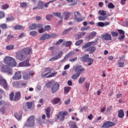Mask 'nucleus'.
I'll return each mask as SVG.
<instances>
[{
  "instance_id": "obj_1",
  "label": "nucleus",
  "mask_w": 128,
  "mask_h": 128,
  "mask_svg": "<svg viewBox=\"0 0 128 128\" xmlns=\"http://www.w3.org/2000/svg\"><path fill=\"white\" fill-rule=\"evenodd\" d=\"M84 70H86V68L82 67V65H78V66H76L74 69V72H76V74L72 75V80H76V78H78L80 76V74L84 72Z\"/></svg>"
},
{
  "instance_id": "obj_2",
  "label": "nucleus",
  "mask_w": 128,
  "mask_h": 128,
  "mask_svg": "<svg viewBox=\"0 0 128 128\" xmlns=\"http://www.w3.org/2000/svg\"><path fill=\"white\" fill-rule=\"evenodd\" d=\"M4 64L10 68L16 66V61L14 58L10 56L6 57L4 59Z\"/></svg>"
},
{
  "instance_id": "obj_3",
  "label": "nucleus",
  "mask_w": 128,
  "mask_h": 128,
  "mask_svg": "<svg viewBox=\"0 0 128 128\" xmlns=\"http://www.w3.org/2000/svg\"><path fill=\"white\" fill-rule=\"evenodd\" d=\"M16 58L18 60H24L26 56L22 50H20L16 53Z\"/></svg>"
},
{
  "instance_id": "obj_4",
  "label": "nucleus",
  "mask_w": 128,
  "mask_h": 128,
  "mask_svg": "<svg viewBox=\"0 0 128 128\" xmlns=\"http://www.w3.org/2000/svg\"><path fill=\"white\" fill-rule=\"evenodd\" d=\"M34 116H32L28 118L25 126L28 128H32L34 126Z\"/></svg>"
},
{
  "instance_id": "obj_5",
  "label": "nucleus",
  "mask_w": 128,
  "mask_h": 128,
  "mask_svg": "<svg viewBox=\"0 0 128 128\" xmlns=\"http://www.w3.org/2000/svg\"><path fill=\"white\" fill-rule=\"evenodd\" d=\"M66 116H68V112L67 111L60 112L58 115H57V120H60V118L61 122H62V120H64V117Z\"/></svg>"
},
{
  "instance_id": "obj_6",
  "label": "nucleus",
  "mask_w": 128,
  "mask_h": 128,
  "mask_svg": "<svg viewBox=\"0 0 128 128\" xmlns=\"http://www.w3.org/2000/svg\"><path fill=\"white\" fill-rule=\"evenodd\" d=\"M30 58L28 57L26 60L20 62L18 64L19 66L23 68L30 66Z\"/></svg>"
},
{
  "instance_id": "obj_7",
  "label": "nucleus",
  "mask_w": 128,
  "mask_h": 128,
  "mask_svg": "<svg viewBox=\"0 0 128 128\" xmlns=\"http://www.w3.org/2000/svg\"><path fill=\"white\" fill-rule=\"evenodd\" d=\"M78 16H80V13L79 12H74V19L76 20L77 22H84V20H86V17H81V18H78Z\"/></svg>"
},
{
  "instance_id": "obj_8",
  "label": "nucleus",
  "mask_w": 128,
  "mask_h": 128,
  "mask_svg": "<svg viewBox=\"0 0 128 128\" xmlns=\"http://www.w3.org/2000/svg\"><path fill=\"white\" fill-rule=\"evenodd\" d=\"M116 126V123H114L113 122H112L110 121H106L104 123V124L102 126V128H108L112 126Z\"/></svg>"
},
{
  "instance_id": "obj_9",
  "label": "nucleus",
  "mask_w": 128,
  "mask_h": 128,
  "mask_svg": "<svg viewBox=\"0 0 128 128\" xmlns=\"http://www.w3.org/2000/svg\"><path fill=\"white\" fill-rule=\"evenodd\" d=\"M21 50L24 54L26 56L30 55V54L32 53V49L30 47H26Z\"/></svg>"
},
{
  "instance_id": "obj_10",
  "label": "nucleus",
  "mask_w": 128,
  "mask_h": 128,
  "mask_svg": "<svg viewBox=\"0 0 128 128\" xmlns=\"http://www.w3.org/2000/svg\"><path fill=\"white\" fill-rule=\"evenodd\" d=\"M60 88V84L56 82H54L53 85L52 86V94H54Z\"/></svg>"
},
{
  "instance_id": "obj_11",
  "label": "nucleus",
  "mask_w": 128,
  "mask_h": 128,
  "mask_svg": "<svg viewBox=\"0 0 128 128\" xmlns=\"http://www.w3.org/2000/svg\"><path fill=\"white\" fill-rule=\"evenodd\" d=\"M98 44L97 41H92L90 42H88L85 44L84 45L82 46V48H90V46H96V44Z\"/></svg>"
},
{
  "instance_id": "obj_12",
  "label": "nucleus",
  "mask_w": 128,
  "mask_h": 128,
  "mask_svg": "<svg viewBox=\"0 0 128 128\" xmlns=\"http://www.w3.org/2000/svg\"><path fill=\"white\" fill-rule=\"evenodd\" d=\"M22 78V72L20 71L16 72L12 76V80H18Z\"/></svg>"
},
{
  "instance_id": "obj_13",
  "label": "nucleus",
  "mask_w": 128,
  "mask_h": 128,
  "mask_svg": "<svg viewBox=\"0 0 128 128\" xmlns=\"http://www.w3.org/2000/svg\"><path fill=\"white\" fill-rule=\"evenodd\" d=\"M0 86H2V88H4L5 90H8V82H6V80L4 78L0 80Z\"/></svg>"
},
{
  "instance_id": "obj_14",
  "label": "nucleus",
  "mask_w": 128,
  "mask_h": 128,
  "mask_svg": "<svg viewBox=\"0 0 128 128\" xmlns=\"http://www.w3.org/2000/svg\"><path fill=\"white\" fill-rule=\"evenodd\" d=\"M58 72H52L49 75H48L46 73L45 74H44V72H42V78H52V76H54L57 74Z\"/></svg>"
},
{
  "instance_id": "obj_15",
  "label": "nucleus",
  "mask_w": 128,
  "mask_h": 128,
  "mask_svg": "<svg viewBox=\"0 0 128 128\" xmlns=\"http://www.w3.org/2000/svg\"><path fill=\"white\" fill-rule=\"evenodd\" d=\"M101 38L103 40H112V35L106 33L102 35Z\"/></svg>"
},
{
  "instance_id": "obj_16",
  "label": "nucleus",
  "mask_w": 128,
  "mask_h": 128,
  "mask_svg": "<svg viewBox=\"0 0 128 128\" xmlns=\"http://www.w3.org/2000/svg\"><path fill=\"white\" fill-rule=\"evenodd\" d=\"M64 52L62 51H60L57 56L50 58L49 60L50 62H54V60H58V58H60L62 56Z\"/></svg>"
},
{
  "instance_id": "obj_17",
  "label": "nucleus",
  "mask_w": 128,
  "mask_h": 128,
  "mask_svg": "<svg viewBox=\"0 0 128 128\" xmlns=\"http://www.w3.org/2000/svg\"><path fill=\"white\" fill-rule=\"evenodd\" d=\"M96 48L94 46H90L86 49V52H88L90 54H94L96 52Z\"/></svg>"
},
{
  "instance_id": "obj_18",
  "label": "nucleus",
  "mask_w": 128,
  "mask_h": 128,
  "mask_svg": "<svg viewBox=\"0 0 128 128\" xmlns=\"http://www.w3.org/2000/svg\"><path fill=\"white\" fill-rule=\"evenodd\" d=\"M20 92H16L15 93L14 101L18 102V100H20Z\"/></svg>"
},
{
  "instance_id": "obj_19",
  "label": "nucleus",
  "mask_w": 128,
  "mask_h": 128,
  "mask_svg": "<svg viewBox=\"0 0 128 128\" xmlns=\"http://www.w3.org/2000/svg\"><path fill=\"white\" fill-rule=\"evenodd\" d=\"M37 28H39L38 32L40 34H42V32H46V30L44 29V25L42 24H37Z\"/></svg>"
},
{
  "instance_id": "obj_20",
  "label": "nucleus",
  "mask_w": 128,
  "mask_h": 128,
  "mask_svg": "<svg viewBox=\"0 0 128 128\" xmlns=\"http://www.w3.org/2000/svg\"><path fill=\"white\" fill-rule=\"evenodd\" d=\"M89 58H90V55L88 54L84 55L82 57H81L80 60H82L83 62H88V60Z\"/></svg>"
},
{
  "instance_id": "obj_21",
  "label": "nucleus",
  "mask_w": 128,
  "mask_h": 128,
  "mask_svg": "<svg viewBox=\"0 0 128 128\" xmlns=\"http://www.w3.org/2000/svg\"><path fill=\"white\" fill-rule=\"evenodd\" d=\"M50 38V34H44L40 38V40H48Z\"/></svg>"
},
{
  "instance_id": "obj_22",
  "label": "nucleus",
  "mask_w": 128,
  "mask_h": 128,
  "mask_svg": "<svg viewBox=\"0 0 128 128\" xmlns=\"http://www.w3.org/2000/svg\"><path fill=\"white\" fill-rule=\"evenodd\" d=\"M14 30H24V26L17 24L14 27Z\"/></svg>"
},
{
  "instance_id": "obj_23",
  "label": "nucleus",
  "mask_w": 128,
  "mask_h": 128,
  "mask_svg": "<svg viewBox=\"0 0 128 128\" xmlns=\"http://www.w3.org/2000/svg\"><path fill=\"white\" fill-rule=\"evenodd\" d=\"M118 116L120 118H122L124 116V110H122V109H121L118 111Z\"/></svg>"
},
{
  "instance_id": "obj_24",
  "label": "nucleus",
  "mask_w": 128,
  "mask_h": 128,
  "mask_svg": "<svg viewBox=\"0 0 128 128\" xmlns=\"http://www.w3.org/2000/svg\"><path fill=\"white\" fill-rule=\"evenodd\" d=\"M50 108H48L45 110V112L46 114L47 118H50Z\"/></svg>"
},
{
  "instance_id": "obj_25",
  "label": "nucleus",
  "mask_w": 128,
  "mask_h": 128,
  "mask_svg": "<svg viewBox=\"0 0 128 128\" xmlns=\"http://www.w3.org/2000/svg\"><path fill=\"white\" fill-rule=\"evenodd\" d=\"M0 66H1V70L2 72H6L10 68H8V66L4 64H1Z\"/></svg>"
},
{
  "instance_id": "obj_26",
  "label": "nucleus",
  "mask_w": 128,
  "mask_h": 128,
  "mask_svg": "<svg viewBox=\"0 0 128 128\" xmlns=\"http://www.w3.org/2000/svg\"><path fill=\"white\" fill-rule=\"evenodd\" d=\"M30 76L29 74H28V72L25 71L24 74H23V79L25 80H28L29 78H30Z\"/></svg>"
},
{
  "instance_id": "obj_27",
  "label": "nucleus",
  "mask_w": 128,
  "mask_h": 128,
  "mask_svg": "<svg viewBox=\"0 0 128 128\" xmlns=\"http://www.w3.org/2000/svg\"><path fill=\"white\" fill-rule=\"evenodd\" d=\"M37 28V24L34 23V24H32L29 26V30H36Z\"/></svg>"
},
{
  "instance_id": "obj_28",
  "label": "nucleus",
  "mask_w": 128,
  "mask_h": 128,
  "mask_svg": "<svg viewBox=\"0 0 128 128\" xmlns=\"http://www.w3.org/2000/svg\"><path fill=\"white\" fill-rule=\"evenodd\" d=\"M6 48L7 50H14V45L10 44L6 46Z\"/></svg>"
},
{
  "instance_id": "obj_29",
  "label": "nucleus",
  "mask_w": 128,
  "mask_h": 128,
  "mask_svg": "<svg viewBox=\"0 0 128 128\" xmlns=\"http://www.w3.org/2000/svg\"><path fill=\"white\" fill-rule=\"evenodd\" d=\"M64 19L65 20H68L70 18V12H64Z\"/></svg>"
},
{
  "instance_id": "obj_30",
  "label": "nucleus",
  "mask_w": 128,
  "mask_h": 128,
  "mask_svg": "<svg viewBox=\"0 0 128 128\" xmlns=\"http://www.w3.org/2000/svg\"><path fill=\"white\" fill-rule=\"evenodd\" d=\"M60 102V98H54L52 100V102L53 104H56Z\"/></svg>"
},
{
  "instance_id": "obj_31",
  "label": "nucleus",
  "mask_w": 128,
  "mask_h": 128,
  "mask_svg": "<svg viewBox=\"0 0 128 128\" xmlns=\"http://www.w3.org/2000/svg\"><path fill=\"white\" fill-rule=\"evenodd\" d=\"M37 6L38 10H42V8H44V2H39Z\"/></svg>"
},
{
  "instance_id": "obj_32",
  "label": "nucleus",
  "mask_w": 128,
  "mask_h": 128,
  "mask_svg": "<svg viewBox=\"0 0 128 128\" xmlns=\"http://www.w3.org/2000/svg\"><path fill=\"white\" fill-rule=\"evenodd\" d=\"M96 36V32H92L88 36V38L90 40L92 38H94V36Z\"/></svg>"
},
{
  "instance_id": "obj_33",
  "label": "nucleus",
  "mask_w": 128,
  "mask_h": 128,
  "mask_svg": "<svg viewBox=\"0 0 128 128\" xmlns=\"http://www.w3.org/2000/svg\"><path fill=\"white\" fill-rule=\"evenodd\" d=\"M71 88L70 86H66L64 88V94H68Z\"/></svg>"
},
{
  "instance_id": "obj_34",
  "label": "nucleus",
  "mask_w": 128,
  "mask_h": 128,
  "mask_svg": "<svg viewBox=\"0 0 128 128\" xmlns=\"http://www.w3.org/2000/svg\"><path fill=\"white\" fill-rule=\"evenodd\" d=\"M69 126L70 128H78V126H76V124L74 122H69Z\"/></svg>"
},
{
  "instance_id": "obj_35",
  "label": "nucleus",
  "mask_w": 128,
  "mask_h": 128,
  "mask_svg": "<svg viewBox=\"0 0 128 128\" xmlns=\"http://www.w3.org/2000/svg\"><path fill=\"white\" fill-rule=\"evenodd\" d=\"M86 62L88 63V66H92L94 64V59L89 58L86 61Z\"/></svg>"
},
{
  "instance_id": "obj_36",
  "label": "nucleus",
  "mask_w": 128,
  "mask_h": 128,
  "mask_svg": "<svg viewBox=\"0 0 128 128\" xmlns=\"http://www.w3.org/2000/svg\"><path fill=\"white\" fill-rule=\"evenodd\" d=\"M48 50H50V52H52L51 56H54V54H55L56 52L54 51V46L50 47L48 48Z\"/></svg>"
},
{
  "instance_id": "obj_37",
  "label": "nucleus",
  "mask_w": 128,
  "mask_h": 128,
  "mask_svg": "<svg viewBox=\"0 0 128 128\" xmlns=\"http://www.w3.org/2000/svg\"><path fill=\"white\" fill-rule=\"evenodd\" d=\"M71 44H72V41H68L63 44V45L66 47L70 46Z\"/></svg>"
},
{
  "instance_id": "obj_38",
  "label": "nucleus",
  "mask_w": 128,
  "mask_h": 128,
  "mask_svg": "<svg viewBox=\"0 0 128 128\" xmlns=\"http://www.w3.org/2000/svg\"><path fill=\"white\" fill-rule=\"evenodd\" d=\"M72 28H69L66 30H65L62 33V34H68V32H70V30H72Z\"/></svg>"
},
{
  "instance_id": "obj_39",
  "label": "nucleus",
  "mask_w": 128,
  "mask_h": 128,
  "mask_svg": "<svg viewBox=\"0 0 128 128\" xmlns=\"http://www.w3.org/2000/svg\"><path fill=\"white\" fill-rule=\"evenodd\" d=\"M82 42H84V40H78L77 42H76L75 46H80V44H82Z\"/></svg>"
},
{
  "instance_id": "obj_40",
  "label": "nucleus",
  "mask_w": 128,
  "mask_h": 128,
  "mask_svg": "<svg viewBox=\"0 0 128 128\" xmlns=\"http://www.w3.org/2000/svg\"><path fill=\"white\" fill-rule=\"evenodd\" d=\"M108 18V16H98V19L100 20L104 21Z\"/></svg>"
},
{
  "instance_id": "obj_41",
  "label": "nucleus",
  "mask_w": 128,
  "mask_h": 128,
  "mask_svg": "<svg viewBox=\"0 0 128 128\" xmlns=\"http://www.w3.org/2000/svg\"><path fill=\"white\" fill-rule=\"evenodd\" d=\"M98 13L100 16H106V12L104 10H100Z\"/></svg>"
},
{
  "instance_id": "obj_42",
  "label": "nucleus",
  "mask_w": 128,
  "mask_h": 128,
  "mask_svg": "<svg viewBox=\"0 0 128 128\" xmlns=\"http://www.w3.org/2000/svg\"><path fill=\"white\" fill-rule=\"evenodd\" d=\"M6 106H3L0 109V112L2 114H6Z\"/></svg>"
},
{
  "instance_id": "obj_43",
  "label": "nucleus",
  "mask_w": 128,
  "mask_h": 128,
  "mask_svg": "<svg viewBox=\"0 0 128 128\" xmlns=\"http://www.w3.org/2000/svg\"><path fill=\"white\" fill-rule=\"evenodd\" d=\"M44 72H52V69L50 67H46L44 68Z\"/></svg>"
},
{
  "instance_id": "obj_44",
  "label": "nucleus",
  "mask_w": 128,
  "mask_h": 128,
  "mask_svg": "<svg viewBox=\"0 0 128 128\" xmlns=\"http://www.w3.org/2000/svg\"><path fill=\"white\" fill-rule=\"evenodd\" d=\"M12 72H13L12 68H9L5 72H7L8 74L12 76Z\"/></svg>"
},
{
  "instance_id": "obj_45",
  "label": "nucleus",
  "mask_w": 128,
  "mask_h": 128,
  "mask_svg": "<svg viewBox=\"0 0 128 128\" xmlns=\"http://www.w3.org/2000/svg\"><path fill=\"white\" fill-rule=\"evenodd\" d=\"M86 80V78L84 77H80L78 79V84H82Z\"/></svg>"
},
{
  "instance_id": "obj_46",
  "label": "nucleus",
  "mask_w": 128,
  "mask_h": 128,
  "mask_svg": "<svg viewBox=\"0 0 128 128\" xmlns=\"http://www.w3.org/2000/svg\"><path fill=\"white\" fill-rule=\"evenodd\" d=\"M74 54L72 52H70L66 56H65V58H70V56H72Z\"/></svg>"
},
{
  "instance_id": "obj_47",
  "label": "nucleus",
  "mask_w": 128,
  "mask_h": 128,
  "mask_svg": "<svg viewBox=\"0 0 128 128\" xmlns=\"http://www.w3.org/2000/svg\"><path fill=\"white\" fill-rule=\"evenodd\" d=\"M36 31L32 30L30 32L29 34L32 36H36Z\"/></svg>"
},
{
  "instance_id": "obj_48",
  "label": "nucleus",
  "mask_w": 128,
  "mask_h": 128,
  "mask_svg": "<svg viewBox=\"0 0 128 128\" xmlns=\"http://www.w3.org/2000/svg\"><path fill=\"white\" fill-rule=\"evenodd\" d=\"M54 82H49L47 83L46 84V88H50V86H52L54 85Z\"/></svg>"
},
{
  "instance_id": "obj_49",
  "label": "nucleus",
  "mask_w": 128,
  "mask_h": 128,
  "mask_svg": "<svg viewBox=\"0 0 128 128\" xmlns=\"http://www.w3.org/2000/svg\"><path fill=\"white\" fill-rule=\"evenodd\" d=\"M0 28L2 30H6V28H8V26H6V24H3L0 25Z\"/></svg>"
},
{
  "instance_id": "obj_50",
  "label": "nucleus",
  "mask_w": 128,
  "mask_h": 128,
  "mask_svg": "<svg viewBox=\"0 0 128 128\" xmlns=\"http://www.w3.org/2000/svg\"><path fill=\"white\" fill-rule=\"evenodd\" d=\"M20 6L21 8H26L28 6V4L26 2H22L20 4Z\"/></svg>"
},
{
  "instance_id": "obj_51",
  "label": "nucleus",
  "mask_w": 128,
  "mask_h": 128,
  "mask_svg": "<svg viewBox=\"0 0 128 128\" xmlns=\"http://www.w3.org/2000/svg\"><path fill=\"white\" fill-rule=\"evenodd\" d=\"M97 26H100V28H104V22H98L97 23Z\"/></svg>"
},
{
  "instance_id": "obj_52",
  "label": "nucleus",
  "mask_w": 128,
  "mask_h": 128,
  "mask_svg": "<svg viewBox=\"0 0 128 128\" xmlns=\"http://www.w3.org/2000/svg\"><path fill=\"white\" fill-rule=\"evenodd\" d=\"M90 82H86L85 83V88L86 89V90H88L90 89Z\"/></svg>"
},
{
  "instance_id": "obj_53",
  "label": "nucleus",
  "mask_w": 128,
  "mask_h": 128,
  "mask_svg": "<svg viewBox=\"0 0 128 128\" xmlns=\"http://www.w3.org/2000/svg\"><path fill=\"white\" fill-rule=\"evenodd\" d=\"M54 18V15L48 14L46 16V20H50V18Z\"/></svg>"
},
{
  "instance_id": "obj_54",
  "label": "nucleus",
  "mask_w": 128,
  "mask_h": 128,
  "mask_svg": "<svg viewBox=\"0 0 128 128\" xmlns=\"http://www.w3.org/2000/svg\"><path fill=\"white\" fill-rule=\"evenodd\" d=\"M9 96L10 98V100H14V94L13 92H12L10 95Z\"/></svg>"
},
{
  "instance_id": "obj_55",
  "label": "nucleus",
  "mask_w": 128,
  "mask_h": 128,
  "mask_svg": "<svg viewBox=\"0 0 128 128\" xmlns=\"http://www.w3.org/2000/svg\"><path fill=\"white\" fill-rule=\"evenodd\" d=\"M8 8H9V6L8 4H4L2 5V10H8Z\"/></svg>"
},
{
  "instance_id": "obj_56",
  "label": "nucleus",
  "mask_w": 128,
  "mask_h": 128,
  "mask_svg": "<svg viewBox=\"0 0 128 128\" xmlns=\"http://www.w3.org/2000/svg\"><path fill=\"white\" fill-rule=\"evenodd\" d=\"M52 14H54L55 16H57L58 18H60V16H62L60 12H52Z\"/></svg>"
},
{
  "instance_id": "obj_57",
  "label": "nucleus",
  "mask_w": 128,
  "mask_h": 128,
  "mask_svg": "<svg viewBox=\"0 0 128 128\" xmlns=\"http://www.w3.org/2000/svg\"><path fill=\"white\" fill-rule=\"evenodd\" d=\"M62 42H64V40L63 39H60L59 40L56 44V46H58V44H60Z\"/></svg>"
},
{
  "instance_id": "obj_58",
  "label": "nucleus",
  "mask_w": 128,
  "mask_h": 128,
  "mask_svg": "<svg viewBox=\"0 0 128 128\" xmlns=\"http://www.w3.org/2000/svg\"><path fill=\"white\" fill-rule=\"evenodd\" d=\"M108 8H114V6L112 2H110L108 4Z\"/></svg>"
},
{
  "instance_id": "obj_59",
  "label": "nucleus",
  "mask_w": 128,
  "mask_h": 128,
  "mask_svg": "<svg viewBox=\"0 0 128 128\" xmlns=\"http://www.w3.org/2000/svg\"><path fill=\"white\" fill-rule=\"evenodd\" d=\"M4 12L0 11V20H1V18H4Z\"/></svg>"
},
{
  "instance_id": "obj_60",
  "label": "nucleus",
  "mask_w": 128,
  "mask_h": 128,
  "mask_svg": "<svg viewBox=\"0 0 128 128\" xmlns=\"http://www.w3.org/2000/svg\"><path fill=\"white\" fill-rule=\"evenodd\" d=\"M58 36V35H56V34H50V38H56Z\"/></svg>"
},
{
  "instance_id": "obj_61",
  "label": "nucleus",
  "mask_w": 128,
  "mask_h": 128,
  "mask_svg": "<svg viewBox=\"0 0 128 128\" xmlns=\"http://www.w3.org/2000/svg\"><path fill=\"white\" fill-rule=\"evenodd\" d=\"M11 38H14V36L12 35H8L6 39V42H8Z\"/></svg>"
},
{
  "instance_id": "obj_62",
  "label": "nucleus",
  "mask_w": 128,
  "mask_h": 128,
  "mask_svg": "<svg viewBox=\"0 0 128 128\" xmlns=\"http://www.w3.org/2000/svg\"><path fill=\"white\" fill-rule=\"evenodd\" d=\"M27 106L28 108H31L32 106V102H27Z\"/></svg>"
},
{
  "instance_id": "obj_63",
  "label": "nucleus",
  "mask_w": 128,
  "mask_h": 128,
  "mask_svg": "<svg viewBox=\"0 0 128 128\" xmlns=\"http://www.w3.org/2000/svg\"><path fill=\"white\" fill-rule=\"evenodd\" d=\"M15 118L18 120H22V116L18 115V114H15Z\"/></svg>"
},
{
  "instance_id": "obj_64",
  "label": "nucleus",
  "mask_w": 128,
  "mask_h": 128,
  "mask_svg": "<svg viewBox=\"0 0 128 128\" xmlns=\"http://www.w3.org/2000/svg\"><path fill=\"white\" fill-rule=\"evenodd\" d=\"M50 30V26L47 25L44 26V30Z\"/></svg>"
}]
</instances>
